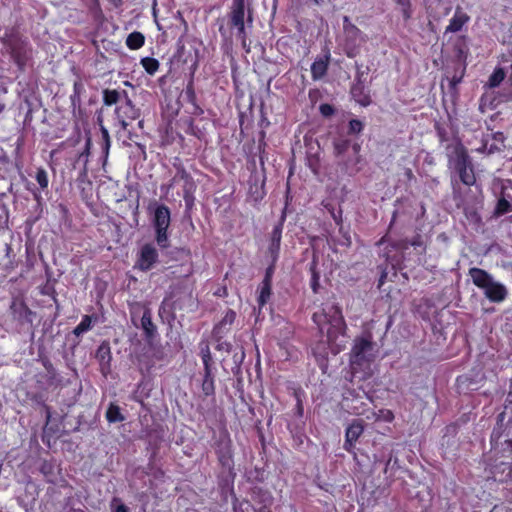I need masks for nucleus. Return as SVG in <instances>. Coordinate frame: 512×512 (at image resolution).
I'll use <instances>...</instances> for the list:
<instances>
[{"instance_id": "obj_1", "label": "nucleus", "mask_w": 512, "mask_h": 512, "mask_svg": "<svg viewBox=\"0 0 512 512\" xmlns=\"http://www.w3.org/2000/svg\"><path fill=\"white\" fill-rule=\"evenodd\" d=\"M313 320L326 336L334 354L339 353L346 345V325L340 308L328 305L321 312L314 313Z\"/></svg>"}, {"instance_id": "obj_2", "label": "nucleus", "mask_w": 512, "mask_h": 512, "mask_svg": "<svg viewBox=\"0 0 512 512\" xmlns=\"http://www.w3.org/2000/svg\"><path fill=\"white\" fill-rule=\"evenodd\" d=\"M469 276L473 283L484 291L485 296L492 302H502L507 296L505 286L493 279L485 270L471 268Z\"/></svg>"}, {"instance_id": "obj_3", "label": "nucleus", "mask_w": 512, "mask_h": 512, "mask_svg": "<svg viewBox=\"0 0 512 512\" xmlns=\"http://www.w3.org/2000/svg\"><path fill=\"white\" fill-rule=\"evenodd\" d=\"M451 165L458 171L461 181L468 186L475 183V175L465 149L461 145L454 148Z\"/></svg>"}, {"instance_id": "obj_4", "label": "nucleus", "mask_w": 512, "mask_h": 512, "mask_svg": "<svg viewBox=\"0 0 512 512\" xmlns=\"http://www.w3.org/2000/svg\"><path fill=\"white\" fill-rule=\"evenodd\" d=\"M153 224L156 231V242L161 248L169 246L167 230L170 225V210L164 205H158L154 211Z\"/></svg>"}, {"instance_id": "obj_5", "label": "nucleus", "mask_w": 512, "mask_h": 512, "mask_svg": "<svg viewBox=\"0 0 512 512\" xmlns=\"http://www.w3.org/2000/svg\"><path fill=\"white\" fill-rule=\"evenodd\" d=\"M373 359L372 342L365 338L355 340L351 351V365L354 370L369 364Z\"/></svg>"}, {"instance_id": "obj_6", "label": "nucleus", "mask_w": 512, "mask_h": 512, "mask_svg": "<svg viewBox=\"0 0 512 512\" xmlns=\"http://www.w3.org/2000/svg\"><path fill=\"white\" fill-rule=\"evenodd\" d=\"M344 32L346 36L347 55L354 57L357 54V47L367 41V36L359 28L344 18Z\"/></svg>"}, {"instance_id": "obj_7", "label": "nucleus", "mask_w": 512, "mask_h": 512, "mask_svg": "<svg viewBox=\"0 0 512 512\" xmlns=\"http://www.w3.org/2000/svg\"><path fill=\"white\" fill-rule=\"evenodd\" d=\"M158 262V252L153 244L147 243L139 249L134 269L146 272L151 270Z\"/></svg>"}, {"instance_id": "obj_8", "label": "nucleus", "mask_w": 512, "mask_h": 512, "mask_svg": "<svg viewBox=\"0 0 512 512\" xmlns=\"http://www.w3.org/2000/svg\"><path fill=\"white\" fill-rule=\"evenodd\" d=\"M245 4L233 2L231 11V24L237 29V36L241 39L242 45L246 46L247 32L244 23Z\"/></svg>"}, {"instance_id": "obj_9", "label": "nucleus", "mask_w": 512, "mask_h": 512, "mask_svg": "<svg viewBox=\"0 0 512 512\" xmlns=\"http://www.w3.org/2000/svg\"><path fill=\"white\" fill-rule=\"evenodd\" d=\"M116 116L123 129L138 118L139 111L135 108L130 100H126L116 108Z\"/></svg>"}, {"instance_id": "obj_10", "label": "nucleus", "mask_w": 512, "mask_h": 512, "mask_svg": "<svg viewBox=\"0 0 512 512\" xmlns=\"http://www.w3.org/2000/svg\"><path fill=\"white\" fill-rule=\"evenodd\" d=\"M469 20L470 17L467 15V13L462 9L457 8L445 29V34L461 31L462 28L469 22Z\"/></svg>"}, {"instance_id": "obj_11", "label": "nucleus", "mask_w": 512, "mask_h": 512, "mask_svg": "<svg viewBox=\"0 0 512 512\" xmlns=\"http://www.w3.org/2000/svg\"><path fill=\"white\" fill-rule=\"evenodd\" d=\"M363 425L360 421L352 422L346 429L344 449L351 451L353 445L363 433Z\"/></svg>"}, {"instance_id": "obj_12", "label": "nucleus", "mask_w": 512, "mask_h": 512, "mask_svg": "<svg viewBox=\"0 0 512 512\" xmlns=\"http://www.w3.org/2000/svg\"><path fill=\"white\" fill-rule=\"evenodd\" d=\"M330 54L327 52L323 57L316 59L311 66V73L313 79H320L323 77L328 69Z\"/></svg>"}, {"instance_id": "obj_13", "label": "nucleus", "mask_w": 512, "mask_h": 512, "mask_svg": "<svg viewBox=\"0 0 512 512\" xmlns=\"http://www.w3.org/2000/svg\"><path fill=\"white\" fill-rule=\"evenodd\" d=\"M145 38L140 32H133L128 35L126 45L133 50L139 49L144 45Z\"/></svg>"}, {"instance_id": "obj_14", "label": "nucleus", "mask_w": 512, "mask_h": 512, "mask_svg": "<svg viewBox=\"0 0 512 512\" xmlns=\"http://www.w3.org/2000/svg\"><path fill=\"white\" fill-rule=\"evenodd\" d=\"M368 419H373L374 421H382L390 423L394 419V414L389 409H380L378 412H373L372 417L367 416Z\"/></svg>"}, {"instance_id": "obj_15", "label": "nucleus", "mask_w": 512, "mask_h": 512, "mask_svg": "<svg viewBox=\"0 0 512 512\" xmlns=\"http://www.w3.org/2000/svg\"><path fill=\"white\" fill-rule=\"evenodd\" d=\"M141 326L148 337L153 336L155 332V326L152 322L151 315L149 312H144L141 318Z\"/></svg>"}, {"instance_id": "obj_16", "label": "nucleus", "mask_w": 512, "mask_h": 512, "mask_svg": "<svg viewBox=\"0 0 512 512\" xmlns=\"http://www.w3.org/2000/svg\"><path fill=\"white\" fill-rule=\"evenodd\" d=\"M91 327H92V317L85 315L82 318L81 322L75 327L73 332L76 336H80L81 334L90 330Z\"/></svg>"}, {"instance_id": "obj_17", "label": "nucleus", "mask_w": 512, "mask_h": 512, "mask_svg": "<svg viewBox=\"0 0 512 512\" xmlns=\"http://www.w3.org/2000/svg\"><path fill=\"white\" fill-rule=\"evenodd\" d=\"M493 140L494 143L491 144L490 147L488 148V153L490 154L502 150V148L504 147L505 140L504 134L502 132H496L493 135Z\"/></svg>"}, {"instance_id": "obj_18", "label": "nucleus", "mask_w": 512, "mask_h": 512, "mask_svg": "<svg viewBox=\"0 0 512 512\" xmlns=\"http://www.w3.org/2000/svg\"><path fill=\"white\" fill-rule=\"evenodd\" d=\"M201 358H202V361L204 364V370H207V376H209L210 370H211L212 356H211L210 348L207 344H204L201 347Z\"/></svg>"}, {"instance_id": "obj_19", "label": "nucleus", "mask_w": 512, "mask_h": 512, "mask_svg": "<svg viewBox=\"0 0 512 512\" xmlns=\"http://www.w3.org/2000/svg\"><path fill=\"white\" fill-rule=\"evenodd\" d=\"M504 78H505V73H504L503 69H501V68L495 69L494 72L492 73V75L489 77L488 86L490 88L497 87L504 80Z\"/></svg>"}, {"instance_id": "obj_20", "label": "nucleus", "mask_w": 512, "mask_h": 512, "mask_svg": "<svg viewBox=\"0 0 512 512\" xmlns=\"http://www.w3.org/2000/svg\"><path fill=\"white\" fill-rule=\"evenodd\" d=\"M141 63L145 71L150 75H153L159 68V62L154 58H143Z\"/></svg>"}, {"instance_id": "obj_21", "label": "nucleus", "mask_w": 512, "mask_h": 512, "mask_svg": "<svg viewBox=\"0 0 512 512\" xmlns=\"http://www.w3.org/2000/svg\"><path fill=\"white\" fill-rule=\"evenodd\" d=\"M106 418L109 422H119L124 418L121 415L120 409L116 405H110L106 412Z\"/></svg>"}, {"instance_id": "obj_22", "label": "nucleus", "mask_w": 512, "mask_h": 512, "mask_svg": "<svg viewBox=\"0 0 512 512\" xmlns=\"http://www.w3.org/2000/svg\"><path fill=\"white\" fill-rule=\"evenodd\" d=\"M399 10L405 20L411 18L412 9L410 0H396Z\"/></svg>"}, {"instance_id": "obj_23", "label": "nucleus", "mask_w": 512, "mask_h": 512, "mask_svg": "<svg viewBox=\"0 0 512 512\" xmlns=\"http://www.w3.org/2000/svg\"><path fill=\"white\" fill-rule=\"evenodd\" d=\"M97 357L99 358L101 365H109L111 360L110 348L106 345H101L97 350Z\"/></svg>"}, {"instance_id": "obj_24", "label": "nucleus", "mask_w": 512, "mask_h": 512, "mask_svg": "<svg viewBox=\"0 0 512 512\" xmlns=\"http://www.w3.org/2000/svg\"><path fill=\"white\" fill-rule=\"evenodd\" d=\"M203 391L206 395H210L214 391L213 377L212 371L210 370L209 376H207V370H205L204 381H203Z\"/></svg>"}, {"instance_id": "obj_25", "label": "nucleus", "mask_w": 512, "mask_h": 512, "mask_svg": "<svg viewBox=\"0 0 512 512\" xmlns=\"http://www.w3.org/2000/svg\"><path fill=\"white\" fill-rule=\"evenodd\" d=\"M36 181L42 189H46L49 184L48 174L43 168H39L36 173Z\"/></svg>"}, {"instance_id": "obj_26", "label": "nucleus", "mask_w": 512, "mask_h": 512, "mask_svg": "<svg viewBox=\"0 0 512 512\" xmlns=\"http://www.w3.org/2000/svg\"><path fill=\"white\" fill-rule=\"evenodd\" d=\"M250 193L254 197L255 201H259V200L263 199V197L265 195L264 180H262L259 185L255 184L254 187L251 186Z\"/></svg>"}, {"instance_id": "obj_27", "label": "nucleus", "mask_w": 512, "mask_h": 512, "mask_svg": "<svg viewBox=\"0 0 512 512\" xmlns=\"http://www.w3.org/2000/svg\"><path fill=\"white\" fill-rule=\"evenodd\" d=\"M270 296V284L268 281H265L263 286L261 287L258 302L260 306H263Z\"/></svg>"}, {"instance_id": "obj_28", "label": "nucleus", "mask_w": 512, "mask_h": 512, "mask_svg": "<svg viewBox=\"0 0 512 512\" xmlns=\"http://www.w3.org/2000/svg\"><path fill=\"white\" fill-rule=\"evenodd\" d=\"M511 209H512L511 204L506 199L502 198L497 203L495 214L503 215V214L511 211Z\"/></svg>"}, {"instance_id": "obj_29", "label": "nucleus", "mask_w": 512, "mask_h": 512, "mask_svg": "<svg viewBox=\"0 0 512 512\" xmlns=\"http://www.w3.org/2000/svg\"><path fill=\"white\" fill-rule=\"evenodd\" d=\"M493 107V102H492V97H491V94L486 92L482 97H481V100H480V109L482 111H485V109L487 108H492Z\"/></svg>"}, {"instance_id": "obj_30", "label": "nucleus", "mask_w": 512, "mask_h": 512, "mask_svg": "<svg viewBox=\"0 0 512 512\" xmlns=\"http://www.w3.org/2000/svg\"><path fill=\"white\" fill-rule=\"evenodd\" d=\"M117 98H118L117 92H115V91H111V92L106 91L105 92L106 104L111 105V104L115 103L117 101Z\"/></svg>"}, {"instance_id": "obj_31", "label": "nucleus", "mask_w": 512, "mask_h": 512, "mask_svg": "<svg viewBox=\"0 0 512 512\" xmlns=\"http://www.w3.org/2000/svg\"><path fill=\"white\" fill-rule=\"evenodd\" d=\"M349 128H350L351 132L359 133L362 130L363 125H362V123L359 120H355L354 119V120L350 121Z\"/></svg>"}, {"instance_id": "obj_32", "label": "nucleus", "mask_w": 512, "mask_h": 512, "mask_svg": "<svg viewBox=\"0 0 512 512\" xmlns=\"http://www.w3.org/2000/svg\"><path fill=\"white\" fill-rule=\"evenodd\" d=\"M320 112L322 113V115L324 116H330L333 114L334 112V109L331 105L329 104H322L320 106Z\"/></svg>"}, {"instance_id": "obj_33", "label": "nucleus", "mask_w": 512, "mask_h": 512, "mask_svg": "<svg viewBox=\"0 0 512 512\" xmlns=\"http://www.w3.org/2000/svg\"><path fill=\"white\" fill-rule=\"evenodd\" d=\"M235 320V313L233 311H229L227 312V314L225 315L224 319H223V322L224 323H228V324H231L233 323V321Z\"/></svg>"}, {"instance_id": "obj_34", "label": "nucleus", "mask_w": 512, "mask_h": 512, "mask_svg": "<svg viewBox=\"0 0 512 512\" xmlns=\"http://www.w3.org/2000/svg\"><path fill=\"white\" fill-rule=\"evenodd\" d=\"M281 238V231L279 229H275L273 232V240L279 244Z\"/></svg>"}, {"instance_id": "obj_35", "label": "nucleus", "mask_w": 512, "mask_h": 512, "mask_svg": "<svg viewBox=\"0 0 512 512\" xmlns=\"http://www.w3.org/2000/svg\"><path fill=\"white\" fill-rule=\"evenodd\" d=\"M115 512H127V507L123 504H120L115 508Z\"/></svg>"}, {"instance_id": "obj_36", "label": "nucleus", "mask_w": 512, "mask_h": 512, "mask_svg": "<svg viewBox=\"0 0 512 512\" xmlns=\"http://www.w3.org/2000/svg\"><path fill=\"white\" fill-rule=\"evenodd\" d=\"M345 144L343 145H340V144H337L335 145V149L337 150L338 153H342L344 150H345Z\"/></svg>"}, {"instance_id": "obj_37", "label": "nucleus", "mask_w": 512, "mask_h": 512, "mask_svg": "<svg viewBox=\"0 0 512 512\" xmlns=\"http://www.w3.org/2000/svg\"><path fill=\"white\" fill-rule=\"evenodd\" d=\"M359 102H360V104H361V105H363V106H366V105H368V104L370 103V101H369L367 98H365L364 100L359 101Z\"/></svg>"}, {"instance_id": "obj_38", "label": "nucleus", "mask_w": 512, "mask_h": 512, "mask_svg": "<svg viewBox=\"0 0 512 512\" xmlns=\"http://www.w3.org/2000/svg\"><path fill=\"white\" fill-rule=\"evenodd\" d=\"M312 287H313V290L316 291V287H317V279L316 278H314Z\"/></svg>"}, {"instance_id": "obj_39", "label": "nucleus", "mask_w": 512, "mask_h": 512, "mask_svg": "<svg viewBox=\"0 0 512 512\" xmlns=\"http://www.w3.org/2000/svg\"><path fill=\"white\" fill-rule=\"evenodd\" d=\"M245 1H246V0H233V2H236V3H244V4H245Z\"/></svg>"}, {"instance_id": "obj_40", "label": "nucleus", "mask_w": 512, "mask_h": 512, "mask_svg": "<svg viewBox=\"0 0 512 512\" xmlns=\"http://www.w3.org/2000/svg\"><path fill=\"white\" fill-rule=\"evenodd\" d=\"M4 109V104H0V112Z\"/></svg>"}, {"instance_id": "obj_41", "label": "nucleus", "mask_w": 512, "mask_h": 512, "mask_svg": "<svg viewBox=\"0 0 512 512\" xmlns=\"http://www.w3.org/2000/svg\"><path fill=\"white\" fill-rule=\"evenodd\" d=\"M104 135L108 137V132L106 130H104Z\"/></svg>"}, {"instance_id": "obj_42", "label": "nucleus", "mask_w": 512, "mask_h": 512, "mask_svg": "<svg viewBox=\"0 0 512 512\" xmlns=\"http://www.w3.org/2000/svg\"><path fill=\"white\" fill-rule=\"evenodd\" d=\"M224 348V345H219L218 349Z\"/></svg>"}, {"instance_id": "obj_43", "label": "nucleus", "mask_w": 512, "mask_h": 512, "mask_svg": "<svg viewBox=\"0 0 512 512\" xmlns=\"http://www.w3.org/2000/svg\"><path fill=\"white\" fill-rule=\"evenodd\" d=\"M224 348V345H219L218 349Z\"/></svg>"}]
</instances>
